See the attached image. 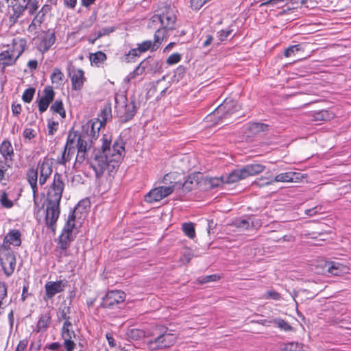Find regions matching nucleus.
<instances>
[{
    "mask_svg": "<svg viewBox=\"0 0 351 351\" xmlns=\"http://www.w3.org/2000/svg\"><path fill=\"white\" fill-rule=\"evenodd\" d=\"M183 177L180 173L177 172H170L164 176L162 182L173 186L176 191H180Z\"/></svg>",
    "mask_w": 351,
    "mask_h": 351,
    "instance_id": "4be33fe9",
    "label": "nucleus"
},
{
    "mask_svg": "<svg viewBox=\"0 0 351 351\" xmlns=\"http://www.w3.org/2000/svg\"><path fill=\"white\" fill-rule=\"evenodd\" d=\"M202 182L204 185H206V189H213L225 184L223 176L219 178H205L202 179Z\"/></svg>",
    "mask_w": 351,
    "mask_h": 351,
    "instance_id": "c9c22d12",
    "label": "nucleus"
},
{
    "mask_svg": "<svg viewBox=\"0 0 351 351\" xmlns=\"http://www.w3.org/2000/svg\"><path fill=\"white\" fill-rule=\"evenodd\" d=\"M233 30L228 27L226 29H221L217 32V37L220 41L226 40L231 35Z\"/></svg>",
    "mask_w": 351,
    "mask_h": 351,
    "instance_id": "0e129e2a",
    "label": "nucleus"
},
{
    "mask_svg": "<svg viewBox=\"0 0 351 351\" xmlns=\"http://www.w3.org/2000/svg\"><path fill=\"white\" fill-rule=\"evenodd\" d=\"M219 276H217V274H212V275H208V276H203L202 278H199V284H206L207 282H214V281H217L219 279Z\"/></svg>",
    "mask_w": 351,
    "mask_h": 351,
    "instance_id": "338daca9",
    "label": "nucleus"
},
{
    "mask_svg": "<svg viewBox=\"0 0 351 351\" xmlns=\"http://www.w3.org/2000/svg\"><path fill=\"white\" fill-rule=\"evenodd\" d=\"M93 154L94 156L90 162V165L95 172L96 178H101L106 169L109 168L110 166L114 168L115 165L108 159L107 156L104 154H101V151H100V149L95 150Z\"/></svg>",
    "mask_w": 351,
    "mask_h": 351,
    "instance_id": "39448f33",
    "label": "nucleus"
},
{
    "mask_svg": "<svg viewBox=\"0 0 351 351\" xmlns=\"http://www.w3.org/2000/svg\"><path fill=\"white\" fill-rule=\"evenodd\" d=\"M56 40V37L54 32H50L49 29L47 32H44V36L42 37L38 45V50L42 53L47 52L55 43Z\"/></svg>",
    "mask_w": 351,
    "mask_h": 351,
    "instance_id": "6ab92c4d",
    "label": "nucleus"
},
{
    "mask_svg": "<svg viewBox=\"0 0 351 351\" xmlns=\"http://www.w3.org/2000/svg\"><path fill=\"white\" fill-rule=\"evenodd\" d=\"M27 45V41L25 38H14L12 40V48L9 49L10 51H13L15 56L19 58L24 52Z\"/></svg>",
    "mask_w": 351,
    "mask_h": 351,
    "instance_id": "2f4dec72",
    "label": "nucleus"
},
{
    "mask_svg": "<svg viewBox=\"0 0 351 351\" xmlns=\"http://www.w3.org/2000/svg\"><path fill=\"white\" fill-rule=\"evenodd\" d=\"M241 169L244 177L246 178L263 172L265 169V166L261 163H252L244 165Z\"/></svg>",
    "mask_w": 351,
    "mask_h": 351,
    "instance_id": "cd10ccee",
    "label": "nucleus"
},
{
    "mask_svg": "<svg viewBox=\"0 0 351 351\" xmlns=\"http://www.w3.org/2000/svg\"><path fill=\"white\" fill-rule=\"evenodd\" d=\"M75 236L73 234L62 233L58 238L57 247L56 250L59 251V256H67V249L70 247L71 243L74 241Z\"/></svg>",
    "mask_w": 351,
    "mask_h": 351,
    "instance_id": "ddd939ff",
    "label": "nucleus"
},
{
    "mask_svg": "<svg viewBox=\"0 0 351 351\" xmlns=\"http://www.w3.org/2000/svg\"><path fill=\"white\" fill-rule=\"evenodd\" d=\"M263 298L266 300L271 299L278 301L281 299V295L275 290H268L265 293Z\"/></svg>",
    "mask_w": 351,
    "mask_h": 351,
    "instance_id": "680f3d73",
    "label": "nucleus"
},
{
    "mask_svg": "<svg viewBox=\"0 0 351 351\" xmlns=\"http://www.w3.org/2000/svg\"><path fill=\"white\" fill-rule=\"evenodd\" d=\"M51 313L49 310L40 314L36 326V331L37 332L47 331L51 323Z\"/></svg>",
    "mask_w": 351,
    "mask_h": 351,
    "instance_id": "5701e85b",
    "label": "nucleus"
},
{
    "mask_svg": "<svg viewBox=\"0 0 351 351\" xmlns=\"http://www.w3.org/2000/svg\"><path fill=\"white\" fill-rule=\"evenodd\" d=\"M64 186L62 175L56 172L53 175V182L49 186L47 192L45 217L46 226L53 233L56 232V222L60 214V204Z\"/></svg>",
    "mask_w": 351,
    "mask_h": 351,
    "instance_id": "f257e3e1",
    "label": "nucleus"
},
{
    "mask_svg": "<svg viewBox=\"0 0 351 351\" xmlns=\"http://www.w3.org/2000/svg\"><path fill=\"white\" fill-rule=\"evenodd\" d=\"M160 44L161 42L155 43V40L154 42L149 40H145L141 43L137 44L136 48L132 49L128 53H125L123 60L125 62H134L136 61V58L139 57L141 53L149 50L154 51L159 47Z\"/></svg>",
    "mask_w": 351,
    "mask_h": 351,
    "instance_id": "423d86ee",
    "label": "nucleus"
},
{
    "mask_svg": "<svg viewBox=\"0 0 351 351\" xmlns=\"http://www.w3.org/2000/svg\"><path fill=\"white\" fill-rule=\"evenodd\" d=\"M160 325H157L147 329V337L145 344L150 351L157 350V341L160 337Z\"/></svg>",
    "mask_w": 351,
    "mask_h": 351,
    "instance_id": "4468645a",
    "label": "nucleus"
},
{
    "mask_svg": "<svg viewBox=\"0 0 351 351\" xmlns=\"http://www.w3.org/2000/svg\"><path fill=\"white\" fill-rule=\"evenodd\" d=\"M12 164L10 161L0 160V181L4 180L5 173L12 167Z\"/></svg>",
    "mask_w": 351,
    "mask_h": 351,
    "instance_id": "5fc2aeb1",
    "label": "nucleus"
},
{
    "mask_svg": "<svg viewBox=\"0 0 351 351\" xmlns=\"http://www.w3.org/2000/svg\"><path fill=\"white\" fill-rule=\"evenodd\" d=\"M38 169L30 168L27 170L26 178L28 183L38 182Z\"/></svg>",
    "mask_w": 351,
    "mask_h": 351,
    "instance_id": "13d9d810",
    "label": "nucleus"
},
{
    "mask_svg": "<svg viewBox=\"0 0 351 351\" xmlns=\"http://www.w3.org/2000/svg\"><path fill=\"white\" fill-rule=\"evenodd\" d=\"M0 202L2 206L6 208H10L14 205L12 201L8 199V195L5 192H3L1 194Z\"/></svg>",
    "mask_w": 351,
    "mask_h": 351,
    "instance_id": "e2e57ef3",
    "label": "nucleus"
},
{
    "mask_svg": "<svg viewBox=\"0 0 351 351\" xmlns=\"http://www.w3.org/2000/svg\"><path fill=\"white\" fill-rule=\"evenodd\" d=\"M300 50V45L289 46L285 50L284 56L287 58L290 57L292 55L295 54V51H299Z\"/></svg>",
    "mask_w": 351,
    "mask_h": 351,
    "instance_id": "774afa93",
    "label": "nucleus"
},
{
    "mask_svg": "<svg viewBox=\"0 0 351 351\" xmlns=\"http://www.w3.org/2000/svg\"><path fill=\"white\" fill-rule=\"evenodd\" d=\"M43 95L36 100L38 106V110L40 114L45 112L49 104L53 101L55 97V91L51 86H47L44 88L43 91Z\"/></svg>",
    "mask_w": 351,
    "mask_h": 351,
    "instance_id": "9d476101",
    "label": "nucleus"
},
{
    "mask_svg": "<svg viewBox=\"0 0 351 351\" xmlns=\"http://www.w3.org/2000/svg\"><path fill=\"white\" fill-rule=\"evenodd\" d=\"M107 59V56L105 53L101 51H98L96 53L90 54V61L91 64H95L96 66H99V64L103 63Z\"/></svg>",
    "mask_w": 351,
    "mask_h": 351,
    "instance_id": "79ce46f5",
    "label": "nucleus"
},
{
    "mask_svg": "<svg viewBox=\"0 0 351 351\" xmlns=\"http://www.w3.org/2000/svg\"><path fill=\"white\" fill-rule=\"evenodd\" d=\"M25 10H27L29 15H36L39 7L38 0H25Z\"/></svg>",
    "mask_w": 351,
    "mask_h": 351,
    "instance_id": "49530a36",
    "label": "nucleus"
},
{
    "mask_svg": "<svg viewBox=\"0 0 351 351\" xmlns=\"http://www.w3.org/2000/svg\"><path fill=\"white\" fill-rule=\"evenodd\" d=\"M302 176L300 173L289 171L278 174L273 180L268 181L264 185L271 184L276 182H297L301 180ZM263 186V184H262Z\"/></svg>",
    "mask_w": 351,
    "mask_h": 351,
    "instance_id": "dca6fc26",
    "label": "nucleus"
},
{
    "mask_svg": "<svg viewBox=\"0 0 351 351\" xmlns=\"http://www.w3.org/2000/svg\"><path fill=\"white\" fill-rule=\"evenodd\" d=\"M78 132L73 131V129L69 131L64 147L67 149H75V141L78 137Z\"/></svg>",
    "mask_w": 351,
    "mask_h": 351,
    "instance_id": "a19ab883",
    "label": "nucleus"
},
{
    "mask_svg": "<svg viewBox=\"0 0 351 351\" xmlns=\"http://www.w3.org/2000/svg\"><path fill=\"white\" fill-rule=\"evenodd\" d=\"M182 230L184 234L190 239H193L195 237V226L191 222L184 223L182 224Z\"/></svg>",
    "mask_w": 351,
    "mask_h": 351,
    "instance_id": "de8ad7c7",
    "label": "nucleus"
},
{
    "mask_svg": "<svg viewBox=\"0 0 351 351\" xmlns=\"http://www.w3.org/2000/svg\"><path fill=\"white\" fill-rule=\"evenodd\" d=\"M4 274L6 276H10L15 269L16 258L12 253H8L5 257V262L1 263Z\"/></svg>",
    "mask_w": 351,
    "mask_h": 351,
    "instance_id": "c756f323",
    "label": "nucleus"
},
{
    "mask_svg": "<svg viewBox=\"0 0 351 351\" xmlns=\"http://www.w3.org/2000/svg\"><path fill=\"white\" fill-rule=\"evenodd\" d=\"M25 0H14L12 1V11L10 12L9 23L10 26L16 24L19 19L25 12Z\"/></svg>",
    "mask_w": 351,
    "mask_h": 351,
    "instance_id": "2eb2a0df",
    "label": "nucleus"
},
{
    "mask_svg": "<svg viewBox=\"0 0 351 351\" xmlns=\"http://www.w3.org/2000/svg\"><path fill=\"white\" fill-rule=\"evenodd\" d=\"M50 110L53 112L59 114L62 118L66 117V112L62 99H56L51 106Z\"/></svg>",
    "mask_w": 351,
    "mask_h": 351,
    "instance_id": "37998d69",
    "label": "nucleus"
},
{
    "mask_svg": "<svg viewBox=\"0 0 351 351\" xmlns=\"http://www.w3.org/2000/svg\"><path fill=\"white\" fill-rule=\"evenodd\" d=\"M36 88L29 87L25 90L22 95V99L25 103H30L34 96Z\"/></svg>",
    "mask_w": 351,
    "mask_h": 351,
    "instance_id": "3c124183",
    "label": "nucleus"
},
{
    "mask_svg": "<svg viewBox=\"0 0 351 351\" xmlns=\"http://www.w3.org/2000/svg\"><path fill=\"white\" fill-rule=\"evenodd\" d=\"M18 58L10 51V49L3 51L0 53V63L1 65L2 74L5 73V69L8 66H13L16 64Z\"/></svg>",
    "mask_w": 351,
    "mask_h": 351,
    "instance_id": "b1692460",
    "label": "nucleus"
},
{
    "mask_svg": "<svg viewBox=\"0 0 351 351\" xmlns=\"http://www.w3.org/2000/svg\"><path fill=\"white\" fill-rule=\"evenodd\" d=\"M240 106L237 101L226 98L211 114L206 117V119H210L212 121L213 117H217L218 120L215 122L218 123L219 121L226 119L230 115L237 112Z\"/></svg>",
    "mask_w": 351,
    "mask_h": 351,
    "instance_id": "20e7f679",
    "label": "nucleus"
},
{
    "mask_svg": "<svg viewBox=\"0 0 351 351\" xmlns=\"http://www.w3.org/2000/svg\"><path fill=\"white\" fill-rule=\"evenodd\" d=\"M269 125L263 123L252 122L248 123L244 127L245 134L247 137L254 136L262 132L267 131Z\"/></svg>",
    "mask_w": 351,
    "mask_h": 351,
    "instance_id": "393cba45",
    "label": "nucleus"
},
{
    "mask_svg": "<svg viewBox=\"0 0 351 351\" xmlns=\"http://www.w3.org/2000/svg\"><path fill=\"white\" fill-rule=\"evenodd\" d=\"M200 178H202V176L199 173H194L186 179L183 177L180 191L186 193L195 189L202 182Z\"/></svg>",
    "mask_w": 351,
    "mask_h": 351,
    "instance_id": "f8f14e48",
    "label": "nucleus"
},
{
    "mask_svg": "<svg viewBox=\"0 0 351 351\" xmlns=\"http://www.w3.org/2000/svg\"><path fill=\"white\" fill-rule=\"evenodd\" d=\"M0 154L3 157L2 160L10 161L12 163L14 160V149L9 139L6 138L3 141L0 145Z\"/></svg>",
    "mask_w": 351,
    "mask_h": 351,
    "instance_id": "bb28decb",
    "label": "nucleus"
},
{
    "mask_svg": "<svg viewBox=\"0 0 351 351\" xmlns=\"http://www.w3.org/2000/svg\"><path fill=\"white\" fill-rule=\"evenodd\" d=\"M282 351H304L302 344L291 342L285 345Z\"/></svg>",
    "mask_w": 351,
    "mask_h": 351,
    "instance_id": "bf43d9fd",
    "label": "nucleus"
},
{
    "mask_svg": "<svg viewBox=\"0 0 351 351\" xmlns=\"http://www.w3.org/2000/svg\"><path fill=\"white\" fill-rule=\"evenodd\" d=\"M112 107L111 104L110 102L106 103L102 109L101 110L99 114V127L97 128V131L99 132V128L104 127L108 120H111L112 119Z\"/></svg>",
    "mask_w": 351,
    "mask_h": 351,
    "instance_id": "7c9ffc66",
    "label": "nucleus"
},
{
    "mask_svg": "<svg viewBox=\"0 0 351 351\" xmlns=\"http://www.w3.org/2000/svg\"><path fill=\"white\" fill-rule=\"evenodd\" d=\"M154 18L160 21V26L154 34L155 43H160L167 36L169 31L176 28L177 17L174 9L165 5L156 11Z\"/></svg>",
    "mask_w": 351,
    "mask_h": 351,
    "instance_id": "f03ea898",
    "label": "nucleus"
},
{
    "mask_svg": "<svg viewBox=\"0 0 351 351\" xmlns=\"http://www.w3.org/2000/svg\"><path fill=\"white\" fill-rule=\"evenodd\" d=\"M164 198L162 190L159 187L154 188L151 190L145 196V201L147 203H153L158 202Z\"/></svg>",
    "mask_w": 351,
    "mask_h": 351,
    "instance_id": "e433bc0d",
    "label": "nucleus"
},
{
    "mask_svg": "<svg viewBox=\"0 0 351 351\" xmlns=\"http://www.w3.org/2000/svg\"><path fill=\"white\" fill-rule=\"evenodd\" d=\"M102 141V145L101 149L100 151H101V154H104L108 159H110L113 164H116L115 161L112 160V159H114L115 156L114 154H117V152L115 149H114V147H111V142H112V137L110 135L108 134H104L101 138Z\"/></svg>",
    "mask_w": 351,
    "mask_h": 351,
    "instance_id": "412c9836",
    "label": "nucleus"
},
{
    "mask_svg": "<svg viewBox=\"0 0 351 351\" xmlns=\"http://www.w3.org/2000/svg\"><path fill=\"white\" fill-rule=\"evenodd\" d=\"M144 64L145 63H143V61H141V63L135 68V69L132 72L129 73L128 76V79H134L137 76H139L144 73L145 72Z\"/></svg>",
    "mask_w": 351,
    "mask_h": 351,
    "instance_id": "603ef678",
    "label": "nucleus"
},
{
    "mask_svg": "<svg viewBox=\"0 0 351 351\" xmlns=\"http://www.w3.org/2000/svg\"><path fill=\"white\" fill-rule=\"evenodd\" d=\"M66 281L64 282L62 280L49 281L46 282L45 285V294L44 295V300H48L51 299L56 294L63 291L66 286Z\"/></svg>",
    "mask_w": 351,
    "mask_h": 351,
    "instance_id": "9b49d317",
    "label": "nucleus"
},
{
    "mask_svg": "<svg viewBox=\"0 0 351 351\" xmlns=\"http://www.w3.org/2000/svg\"><path fill=\"white\" fill-rule=\"evenodd\" d=\"M37 169L40 174L49 178L53 172L52 162L45 158L43 161L38 162Z\"/></svg>",
    "mask_w": 351,
    "mask_h": 351,
    "instance_id": "72a5a7b5",
    "label": "nucleus"
},
{
    "mask_svg": "<svg viewBox=\"0 0 351 351\" xmlns=\"http://www.w3.org/2000/svg\"><path fill=\"white\" fill-rule=\"evenodd\" d=\"M126 336L128 339L133 341H138L143 339L145 342L147 337V330H144L138 328H130L128 330Z\"/></svg>",
    "mask_w": 351,
    "mask_h": 351,
    "instance_id": "f704fd0d",
    "label": "nucleus"
},
{
    "mask_svg": "<svg viewBox=\"0 0 351 351\" xmlns=\"http://www.w3.org/2000/svg\"><path fill=\"white\" fill-rule=\"evenodd\" d=\"M214 38L209 34H204L199 39V43H201L202 48L209 47L213 43Z\"/></svg>",
    "mask_w": 351,
    "mask_h": 351,
    "instance_id": "6e6d98bb",
    "label": "nucleus"
},
{
    "mask_svg": "<svg viewBox=\"0 0 351 351\" xmlns=\"http://www.w3.org/2000/svg\"><path fill=\"white\" fill-rule=\"evenodd\" d=\"M115 108L119 122L121 124L127 123L132 120L137 111L136 101L132 98L128 102L126 97L120 95L115 97Z\"/></svg>",
    "mask_w": 351,
    "mask_h": 351,
    "instance_id": "7ed1b4c3",
    "label": "nucleus"
},
{
    "mask_svg": "<svg viewBox=\"0 0 351 351\" xmlns=\"http://www.w3.org/2000/svg\"><path fill=\"white\" fill-rule=\"evenodd\" d=\"M61 337L64 339L63 346L65 348V351H73L76 346L73 340L76 337L73 328H62Z\"/></svg>",
    "mask_w": 351,
    "mask_h": 351,
    "instance_id": "f3484780",
    "label": "nucleus"
},
{
    "mask_svg": "<svg viewBox=\"0 0 351 351\" xmlns=\"http://www.w3.org/2000/svg\"><path fill=\"white\" fill-rule=\"evenodd\" d=\"M242 171L241 168L232 171L228 176L224 177L225 184L235 183L241 180L245 179L244 174Z\"/></svg>",
    "mask_w": 351,
    "mask_h": 351,
    "instance_id": "4c0bfd02",
    "label": "nucleus"
},
{
    "mask_svg": "<svg viewBox=\"0 0 351 351\" xmlns=\"http://www.w3.org/2000/svg\"><path fill=\"white\" fill-rule=\"evenodd\" d=\"M125 142L121 138H117L113 143L112 146L115 149L117 154H114V159L112 160L115 161L116 165L122 159L125 154Z\"/></svg>",
    "mask_w": 351,
    "mask_h": 351,
    "instance_id": "473e14b6",
    "label": "nucleus"
},
{
    "mask_svg": "<svg viewBox=\"0 0 351 351\" xmlns=\"http://www.w3.org/2000/svg\"><path fill=\"white\" fill-rule=\"evenodd\" d=\"M21 234L19 230H10L4 237L3 246L7 247L10 244L14 246H20L21 244Z\"/></svg>",
    "mask_w": 351,
    "mask_h": 351,
    "instance_id": "c85d7f7f",
    "label": "nucleus"
},
{
    "mask_svg": "<svg viewBox=\"0 0 351 351\" xmlns=\"http://www.w3.org/2000/svg\"><path fill=\"white\" fill-rule=\"evenodd\" d=\"M126 294L121 290H111L103 297L101 306L113 309L125 300Z\"/></svg>",
    "mask_w": 351,
    "mask_h": 351,
    "instance_id": "6e6552de",
    "label": "nucleus"
},
{
    "mask_svg": "<svg viewBox=\"0 0 351 351\" xmlns=\"http://www.w3.org/2000/svg\"><path fill=\"white\" fill-rule=\"evenodd\" d=\"M51 5L49 4H45L43 5L41 9L36 12L34 18H36L35 21H39L41 23H43L45 20V16L51 11Z\"/></svg>",
    "mask_w": 351,
    "mask_h": 351,
    "instance_id": "c03bdc74",
    "label": "nucleus"
},
{
    "mask_svg": "<svg viewBox=\"0 0 351 351\" xmlns=\"http://www.w3.org/2000/svg\"><path fill=\"white\" fill-rule=\"evenodd\" d=\"M313 117L316 121H326L330 119V114L326 110H319L314 112Z\"/></svg>",
    "mask_w": 351,
    "mask_h": 351,
    "instance_id": "4d7b16f0",
    "label": "nucleus"
},
{
    "mask_svg": "<svg viewBox=\"0 0 351 351\" xmlns=\"http://www.w3.org/2000/svg\"><path fill=\"white\" fill-rule=\"evenodd\" d=\"M232 225L240 229L248 230L250 228V221L245 219H237L233 221Z\"/></svg>",
    "mask_w": 351,
    "mask_h": 351,
    "instance_id": "052dcab7",
    "label": "nucleus"
},
{
    "mask_svg": "<svg viewBox=\"0 0 351 351\" xmlns=\"http://www.w3.org/2000/svg\"><path fill=\"white\" fill-rule=\"evenodd\" d=\"M143 62L145 63L144 67L145 69V72L149 73H160L162 72V62L159 60L155 59L152 56H148L145 59L143 60Z\"/></svg>",
    "mask_w": 351,
    "mask_h": 351,
    "instance_id": "aec40b11",
    "label": "nucleus"
},
{
    "mask_svg": "<svg viewBox=\"0 0 351 351\" xmlns=\"http://www.w3.org/2000/svg\"><path fill=\"white\" fill-rule=\"evenodd\" d=\"M182 58L181 54L178 53H174L169 56L166 60V63L169 65L175 64L180 61Z\"/></svg>",
    "mask_w": 351,
    "mask_h": 351,
    "instance_id": "69168bd1",
    "label": "nucleus"
},
{
    "mask_svg": "<svg viewBox=\"0 0 351 351\" xmlns=\"http://www.w3.org/2000/svg\"><path fill=\"white\" fill-rule=\"evenodd\" d=\"M75 153V149H67L64 147L61 156L57 159V162L59 165H65L66 163L70 161Z\"/></svg>",
    "mask_w": 351,
    "mask_h": 351,
    "instance_id": "58836bf2",
    "label": "nucleus"
},
{
    "mask_svg": "<svg viewBox=\"0 0 351 351\" xmlns=\"http://www.w3.org/2000/svg\"><path fill=\"white\" fill-rule=\"evenodd\" d=\"M71 313V307L69 306L64 305L63 307L61 306L59 308V311L58 313L57 320L58 322H61L62 321L71 319L69 314Z\"/></svg>",
    "mask_w": 351,
    "mask_h": 351,
    "instance_id": "a18cd8bd",
    "label": "nucleus"
},
{
    "mask_svg": "<svg viewBox=\"0 0 351 351\" xmlns=\"http://www.w3.org/2000/svg\"><path fill=\"white\" fill-rule=\"evenodd\" d=\"M71 81V87L74 90H80L86 81L84 72L82 69L74 71L72 75H70Z\"/></svg>",
    "mask_w": 351,
    "mask_h": 351,
    "instance_id": "a878e982",
    "label": "nucleus"
},
{
    "mask_svg": "<svg viewBox=\"0 0 351 351\" xmlns=\"http://www.w3.org/2000/svg\"><path fill=\"white\" fill-rule=\"evenodd\" d=\"M86 151H84L82 149H77V153L75 157V160L73 165V167L75 169H78L80 166L83 163V162L86 159Z\"/></svg>",
    "mask_w": 351,
    "mask_h": 351,
    "instance_id": "864d4df0",
    "label": "nucleus"
},
{
    "mask_svg": "<svg viewBox=\"0 0 351 351\" xmlns=\"http://www.w3.org/2000/svg\"><path fill=\"white\" fill-rule=\"evenodd\" d=\"M324 268L332 276H340L348 272L349 268L337 261H326L324 263Z\"/></svg>",
    "mask_w": 351,
    "mask_h": 351,
    "instance_id": "a211bd4d",
    "label": "nucleus"
},
{
    "mask_svg": "<svg viewBox=\"0 0 351 351\" xmlns=\"http://www.w3.org/2000/svg\"><path fill=\"white\" fill-rule=\"evenodd\" d=\"M95 123L88 122L86 125H82V132L78 134L77 139L76 147L77 149L87 151V141H89L90 135L88 132L90 130V135L92 136L90 141L93 143V139H96L99 136V132L95 131L94 129Z\"/></svg>",
    "mask_w": 351,
    "mask_h": 351,
    "instance_id": "0eeeda50",
    "label": "nucleus"
},
{
    "mask_svg": "<svg viewBox=\"0 0 351 351\" xmlns=\"http://www.w3.org/2000/svg\"><path fill=\"white\" fill-rule=\"evenodd\" d=\"M64 74L59 68H54L51 74V80L53 84H60L63 80Z\"/></svg>",
    "mask_w": 351,
    "mask_h": 351,
    "instance_id": "8fccbe9b",
    "label": "nucleus"
},
{
    "mask_svg": "<svg viewBox=\"0 0 351 351\" xmlns=\"http://www.w3.org/2000/svg\"><path fill=\"white\" fill-rule=\"evenodd\" d=\"M90 206V202L88 198H84L80 200L75 207L80 213H86L87 209Z\"/></svg>",
    "mask_w": 351,
    "mask_h": 351,
    "instance_id": "09e8293b",
    "label": "nucleus"
},
{
    "mask_svg": "<svg viewBox=\"0 0 351 351\" xmlns=\"http://www.w3.org/2000/svg\"><path fill=\"white\" fill-rule=\"evenodd\" d=\"M270 324H275L280 330L288 332L293 330V328L285 320L281 318H276L272 320H269Z\"/></svg>",
    "mask_w": 351,
    "mask_h": 351,
    "instance_id": "ea45409f",
    "label": "nucleus"
},
{
    "mask_svg": "<svg viewBox=\"0 0 351 351\" xmlns=\"http://www.w3.org/2000/svg\"><path fill=\"white\" fill-rule=\"evenodd\" d=\"M159 339H158L157 350H162L173 346L178 339L176 334L172 333L171 331L166 326L160 325Z\"/></svg>",
    "mask_w": 351,
    "mask_h": 351,
    "instance_id": "1a4fd4ad",
    "label": "nucleus"
}]
</instances>
